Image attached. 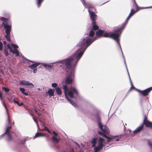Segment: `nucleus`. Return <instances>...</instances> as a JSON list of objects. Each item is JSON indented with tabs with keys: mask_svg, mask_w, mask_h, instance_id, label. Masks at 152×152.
Returning <instances> with one entry per match:
<instances>
[{
	"mask_svg": "<svg viewBox=\"0 0 152 152\" xmlns=\"http://www.w3.org/2000/svg\"><path fill=\"white\" fill-rule=\"evenodd\" d=\"M96 35L99 37H108L113 39L115 40L118 43L119 45H120L119 42L120 34L118 33H107L106 32L99 29L96 33Z\"/></svg>",
	"mask_w": 152,
	"mask_h": 152,
	"instance_id": "1",
	"label": "nucleus"
},
{
	"mask_svg": "<svg viewBox=\"0 0 152 152\" xmlns=\"http://www.w3.org/2000/svg\"><path fill=\"white\" fill-rule=\"evenodd\" d=\"M98 123L99 127L102 131L104 133L102 136L108 140H107L108 142H110L111 140L115 139V138L116 137L115 136H112L111 137H109L104 134H108L110 133L109 129L106 125H103L101 123L100 120L98 121Z\"/></svg>",
	"mask_w": 152,
	"mask_h": 152,
	"instance_id": "2",
	"label": "nucleus"
},
{
	"mask_svg": "<svg viewBox=\"0 0 152 152\" xmlns=\"http://www.w3.org/2000/svg\"><path fill=\"white\" fill-rule=\"evenodd\" d=\"M74 60V57L73 56H72L62 61V62L63 64L66 67V72H69L71 70Z\"/></svg>",
	"mask_w": 152,
	"mask_h": 152,
	"instance_id": "3",
	"label": "nucleus"
},
{
	"mask_svg": "<svg viewBox=\"0 0 152 152\" xmlns=\"http://www.w3.org/2000/svg\"><path fill=\"white\" fill-rule=\"evenodd\" d=\"M95 39H93L89 38H87V39L85 38L83 39L81 41H80L78 45V46L81 47V49L86 48L91 44Z\"/></svg>",
	"mask_w": 152,
	"mask_h": 152,
	"instance_id": "4",
	"label": "nucleus"
},
{
	"mask_svg": "<svg viewBox=\"0 0 152 152\" xmlns=\"http://www.w3.org/2000/svg\"><path fill=\"white\" fill-rule=\"evenodd\" d=\"M2 26H3L4 28L6 29V35L5 36V38L6 39L7 41L9 42L10 41V32L11 30V25H8L7 22L4 21L2 23Z\"/></svg>",
	"mask_w": 152,
	"mask_h": 152,
	"instance_id": "5",
	"label": "nucleus"
},
{
	"mask_svg": "<svg viewBox=\"0 0 152 152\" xmlns=\"http://www.w3.org/2000/svg\"><path fill=\"white\" fill-rule=\"evenodd\" d=\"M74 73V70L72 69L70 73L66 76L65 80V83L66 84H70L73 82L75 78Z\"/></svg>",
	"mask_w": 152,
	"mask_h": 152,
	"instance_id": "6",
	"label": "nucleus"
},
{
	"mask_svg": "<svg viewBox=\"0 0 152 152\" xmlns=\"http://www.w3.org/2000/svg\"><path fill=\"white\" fill-rule=\"evenodd\" d=\"M131 17L129 16H128L127 18H126L125 22L123 23L122 26L119 27L116 29H115L114 30V32L115 33H118L120 34V36L121 34V32L124 29L126 24L127 23L129 20L130 18Z\"/></svg>",
	"mask_w": 152,
	"mask_h": 152,
	"instance_id": "7",
	"label": "nucleus"
},
{
	"mask_svg": "<svg viewBox=\"0 0 152 152\" xmlns=\"http://www.w3.org/2000/svg\"><path fill=\"white\" fill-rule=\"evenodd\" d=\"M131 17L129 16H128L127 18H126L125 22L123 23L122 26L119 27L116 29H115L114 30V32L115 33H118L120 34V36L121 34V32L124 29L126 24L127 23L129 20L130 18Z\"/></svg>",
	"mask_w": 152,
	"mask_h": 152,
	"instance_id": "8",
	"label": "nucleus"
},
{
	"mask_svg": "<svg viewBox=\"0 0 152 152\" xmlns=\"http://www.w3.org/2000/svg\"><path fill=\"white\" fill-rule=\"evenodd\" d=\"M151 90H152V86L143 91L137 90V91L140 93V95L144 96H148Z\"/></svg>",
	"mask_w": 152,
	"mask_h": 152,
	"instance_id": "9",
	"label": "nucleus"
},
{
	"mask_svg": "<svg viewBox=\"0 0 152 152\" xmlns=\"http://www.w3.org/2000/svg\"><path fill=\"white\" fill-rule=\"evenodd\" d=\"M144 119L143 124L146 127L152 129V122L149 121L147 119V116L145 115H144Z\"/></svg>",
	"mask_w": 152,
	"mask_h": 152,
	"instance_id": "10",
	"label": "nucleus"
},
{
	"mask_svg": "<svg viewBox=\"0 0 152 152\" xmlns=\"http://www.w3.org/2000/svg\"><path fill=\"white\" fill-rule=\"evenodd\" d=\"M86 49V48L81 49V47H80V48L77 50V54L75 56L77 62L81 58Z\"/></svg>",
	"mask_w": 152,
	"mask_h": 152,
	"instance_id": "11",
	"label": "nucleus"
},
{
	"mask_svg": "<svg viewBox=\"0 0 152 152\" xmlns=\"http://www.w3.org/2000/svg\"><path fill=\"white\" fill-rule=\"evenodd\" d=\"M75 93L76 95H78V93L77 90L74 88H72L71 90H69L67 91L68 94L67 95L69 98L68 96H69L70 98H73V93Z\"/></svg>",
	"mask_w": 152,
	"mask_h": 152,
	"instance_id": "12",
	"label": "nucleus"
},
{
	"mask_svg": "<svg viewBox=\"0 0 152 152\" xmlns=\"http://www.w3.org/2000/svg\"><path fill=\"white\" fill-rule=\"evenodd\" d=\"M90 17L91 19L92 22H96V20L97 19V16L95 14L94 12L91 11L90 9L88 10Z\"/></svg>",
	"mask_w": 152,
	"mask_h": 152,
	"instance_id": "13",
	"label": "nucleus"
},
{
	"mask_svg": "<svg viewBox=\"0 0 152 152\" xmlns=\"http://www.w3.org/2000/svg\"><path fill=\"white\" fill-rule=\"evenodd\" d=\"M144 128V126L143 124H142L141 125L137 127L133 131L134 134H135L137 133H140L143 130Z\"/></svg>",
	"mask_w": 152,
	"mask_h": 152,
	"instance_id": "14",
	"label": "nucleus"
},
{
	"mask_svg": "<svg viewBox=\"0 0 152 152\" xmlns=\"http://www.w3.org/2000/svg\"><path fill=\"white\" fill-rule=\"evenodd\" d=\"M52 133L54 135V136H53L52 137V140L53 142L56 143L59 142L60 139V138H58L56 137L58 135V134L54 131H53Z\"/></svg>",
	"mask_w": 152,
	"mask_h": 152,
	"instance_id": "15",
	"label": "nucleus"
},
{
	"mask_svg": "<svg viewBox=\"0 0 152 152\" xmlns=\"http://www.w3.org/2000/svg\"><path fill=\"white\" fill-rule=\"evenodd\" d=\"M7 47L8 48L10 49V51L13 54H16V56H18L19 55V52L17 49H15L14 50H12L11 46L10 45L8 44L7 45Z\"/></svg>",
	"mask_w": 152,
	"mask_h": 152,
	"instance_id": "16",
	"label": "nucleus"
},
{
	"mask_svg": "<svg viewBox=\"0 0 152 152\" xmlns=\"http://www.w3.org/2000/svg\"><path fill=\"white\" fill-rule=\"evenodd\" d=\"M20 84L23 85L31 86V88H33L34 87V85L32 83L29 82L27 81L22 80L20 82Z\"/></svg>",
	"mask_w": 152,
	"mask_h": 152,
	"instance_id": "17",
	"label": "nucleus"
},
{
	"mask_svg": "<svg viewBox=\"0 0 152 152\" xmlns=\"http://www.w3.org/2000/svg\"><path fill=\"white\" fill-rule=\"evenodd\" d=\"M63 89L64 91V94L66 97L67 100H69V98L68 97L67 95V93L68 90V87L66 85H65L63 86Z\"/></svg>",
	"mask_w": 152,
	"mask_h": 152,
	"instance_id": "18",
	"label": "nucleus"
},
{
	"mask_svg": "<svg viewBox=\"0 0 152 152\" xmlns=\"http://www.w3.org/2000/svg\"><path fill=\"white\" fill-rule=\"evenodd\" d=\"M54 90L52 89L51 88L49 89L48 91L46 92L47 94H48L50 97H51L52 96H54Z\"/></svg>",
	"mask_w": 152,
	"mask_h": 152,
	"instance_id": "19",
	"label": "nucleus"
},
{
	"mask_svg": "<svg viewBox=\"0 0 152 152\" xmlns=\"http://www.w3.org/2000/svg\"><path fill=\"white\" fill-rule=\"evenodd\" d=\"M96 22H92L91 24L92 26V29L94 30H96L99 28V26L96 24Z\"/></svg>",
	"mask_w": 152,
	"mask_h": 152,
	"instance_id": "20",
	"label": "nucleus"
},
{
	"mask_svg": "<svg viewBox=\"0 0 152 152\" xmlns=\"http://www.w3.org/2000/svg\"><path fill=\"white\" fill-rule=\"evenodd\" d=\"M103 146L98 145V146L94 147V152H98L100 150L102 149Z\"/></svg>",
	"mask_w": 152,
	"mask_h": 152,
	"instance_id": "21",
	"label": "nucleus"
},
{
	"mask_svg": "<svg viewBox=\"0 0 152 152\" xmlns=\"http://www.w3.org/2000/svg\"><path fill=\"white\" fill-rule=\"evenodd\" d=\"M39 65L38 63H36L33 64L30 66H29L28 67L30 68L31 69H34L36 68Z\"/></svg>",
	"mask_w": 152,
	"mask_h": 152,
	"instance_id": "22",
	"label": "nucleus"
},
{
	"mask_svg": "<svg viewBox=\"0 0 152 152\" xmlns=\"http://www.w3.org/2000/svg\"><path fill=\"white\" fill-rule=\"evenodd\" d=\"M55 89L56 91V93L58 95H61L62 94L61 91L59 87H56L55 88Z\"/></svg>",
	"mask_w": 152,
	"mask_h": 152,
	"instance_id": "23",
	"label": "nucleus"
},
{
	"mask_svg": "<svg viewBox=\"0 0 152 152\" xmlns=\"http://www.w3.org/2000/svg\"><path fill=\"white\" fill-rule=\"evenodd\" d=\"M99 142L98 145H101L102 146H103V143L104 140V139H103V138H102L99 137Z\"/></svg>",
	"mask_w": 152,
	"mask_h": 152,
	"instance_id": "24",
	"label": "nucleus"
},
{
	"mask_svg": "<svg viewBox=\"0 0 152 152\" xmlns=\"http://www.w3.org/2000/svg\"><path fill=\"white\" fill-rule=\"evenodd\" d=\"M44 136V135L43 133H39V132H37L36 133L35 135L34 136V138H37L38 137H40L41 136Z\"/></svg>",
	"mask_w": 152,
	"mask_h": 152,
	"instance_id": "25",
	"label": "nucleus"
},
{
	"mask_svg": "<svg viewBox=\"0 0 152 152\" xmlns=\"http://www.w3.org/2000/svg\"><path fill=\"white\" fill-rule=\"evenodd\" d=\"M19 90L24 95L27 96L28 95V94L27 93L25 92V89L24 88H20Z\"/></svg>",
	"mask_w": 152,
	"mask_h": 152,
	"instance_id": "26",
	"label": "nucleus"
},
{
	"mask_svg": "<svg viewBox=\"0 0 152 152\" xmlns=\"http://www.w3.org/2000/svg\"><path fill=\"white\" fill-rule=\"evenodd\" d=\"M69 101L70 103L73 105L75 107H78V106L76 104V103L75 102L73 101H72V100H70L69 99V100H67Z\"/></svg>",
	"mask_w": 152,
	"mask_h": 152,
	"instance_id": "27",
	"label": "nucleus"
},
{
	"mask_svg": "<svg viewBox=\"0 0 152 152\" xmlns=\"http://www.w3.org/2000/svg\"><path fill=\"white\" fill-rule=\"evenodd\" d=\"M11 128H12L11 126H8V127H7L6 129V132L5 133H4V134H8V133H10V130L11 129Z\"/></svg>",
	"mask_w": 152,
	"mask_h": 152,
	"instance_id": "28",
	"label": "nucleus"
},
{
	"mask_svg": "<svg viewBox=\"0 0 152 152\" xmlns=\"http://www.w3.org/2000/svg\"><path fill=\"white\" fill-rule=\"evenodd\" d=\"M13 102L15 103L16 104L20 106L23 105V102H21L20 103L18 101L16 100L15 99H13Z\"/></svg>",
	"mask_w": 152,
	"mask_h": 152,
	"instance_id": "29",
	"label": "nucleus"
},
{
	"mask_svg": "<svg viewBox=\"0 0 152 152\" xmlns=\"http://www.w3.org/2000/svg\"><path fill=\"white\" fill-rule=\"evenodd\" d=\"M44 0H36L37 4L38 7H39Z\"/></svg>",
	"mask_w": 152,
	"mask_h": 152,
	"instance_id": "30",
	"label": "nucleus"
},
{
	"mask_svg": "<svg viewBox=\"0 0 152 152\" xmlns=\"http://www.w3.org/2000/svg\"><path fill=\"white\" fill-rule=\"evenodd\" d=\"M95 34V32L93 30L90 31L89 34V36L90 37H93Z\"/></svg>",
	"mask_w": 152,
	"mask_h": 152,
	"instance_id": "31",
	"label": "nucleus"
},
{
	"mask_svg": "<svg viewBox=\"0 0 152 152\" xmlns=\"http://www.w3.org/2000/svg\"><path fill=\"white\" fill-rule=\"evenodd\" d=\"M7 134V136H8V141H11L12 139V136L11 135V134L10 133H8V134Z\"/></svg>",
	"mask_w": 152,
	"mask_h": 152,
	"instance_id": "32",
	"label": "nucleus"
},
{
	"mask_svg": "<svg viewBox=\"0 0 152 152\" xmlns=\"http://www.w3.org/2000/svg\"><path fill=\"white\" fill-rule=\"evenodd\" d=\"M135 12L136 11L133 9H132L129 15L131 17Z\"/></svg>",
	"mask_w": 152,
	"mask_h": 152,
	"instance_id": "33",
	"label": "nucleus"
},
{
	"mask_svg": "<svg viewBox=\"0 0 152 152\" xmlns=\"http://www.w3.org/2000/svg\"><path fill=\"white\" fill-rule=\"evenodd\" d=\"M43 66H45L46 69H51L52 68L51 65H47L46 64H45L43 65Z\"/></svg>",
	"mask_w": 152,
	"mask_h": 152,
	"instance_id": "34",
	"label": "nucleus"
},
{
	"mask_svg": "<svg viewBox=\"0 0 152 152\" xmlns=\"http://www.w3.org/2000/svg\"><path fill=\"white\" fill-rule=\"evenodd\" d=\"M3 90H4L5 92H8L10 91V89L7 88L3 87L2 88Z\"/></svg>",
	"mask_w": 152,
	"mask_h": 152,
	"instance_id": "35",
	"label": "nucleus"
},
{
	"mask_svg": "<svg viewBox=\"0 0 152 152\" xmlns=\"http://www.w3.org/2000/svg\"><path fill=\"white\" fill-rule=\"evenodd\" d=\"M44 129L45 130L47 131L50 134H51V131L48 129V128L46 127H45Z\"/></svg>",
	"mask_w": 152,
	"mask_h": 152,
	"instance_id": "36",
	"label": "nucleus"
},
{
	"mask_svg": "<svg viewBox=\"0 0 152 152\" xmlns=\"http://www.w3.org/2000/svg\"><path fill=\"white\" fill-rule=\"evenodd\" d=\"M91 143L92 144H96V139L95 138H94L92 139L91 141Z\"/></svg>",
	"mask_w": 152,
	"mask_h": 152,
	"instance_id": "37",
	"label": "nucleus"
},
{
	"mask_svg": "<svg viewBox=\"0 0 152 152\" xmlns=\"http://www.w3.org/2000/svg\"><path fill=\"white\" fill-rule=\"evenodd\" d=\"M58 86V84L57 83H54L52 84V86L53 88L57 87V86Z\"/></svg>",
	"mask_w": 152,
	"mask_h": 152,
	"instance_id": "38",
	"label": "nucleus"
},
{
	"mask_svg": "<svg viewBox=\"0 0 152 152\" xmlns=\"http://www.w3.org/2000/svg\"><path fill=\"white\" fill-rule=\"evenodd\" d=\"M11 45L12 47H13L15 49L17 48H18V45L13 43L11 44Z\"/></svg>",
	"mask_w": 152,
	"mask_h": 152,
	"instance_id": "39",
	"label": "nucleus"
},
{
	"mask_svg": "<svg viewBox=\"0 0 152 152\" xmlns=\"http://www.w3.org/2000/svg\"><path fill=\"white\" fill-rule=\"evenodd\" d=\"M3 49V44L1 42H0V50H2Z\"/></svg>",
	"mask_w": 152,
	"mask_h": 152,
	"instance_id": "40",
	"label": "nucleus"
},
{
	"mask_svg": "<svg viewBox=\"0 0 152 152\" xmlns=\"http://www.w3.org/2000/svg\"><path fill=\"white\" fill-rule=\"evenodd\" d=\"M4 54L6 56H7L8 55V52L7 51L6 49H4Z\"/></svg>",
	"mask_w": 152,
	"mask_h": 152,
	"instance_id": "41",
	"label": "nucleus"
},
{
	"mask_svg": "<svg viewBox=\"0 0 152 152\" xmlns=\"http://www.w3.org/2000/svg\"><path fill=\"white\" fill-rule=\"evenodd\" d=\"M26 140V139H25L23 141H21L20 143L22 144H25Z\"/></svg>",
	"mask_w": 152,
	"mask_h": 152,
	"instance_id": "42",
	"label": "nucleus"
},
{
	"mask_svg": "<svg viewBox=\"0 0 152 152\" xmlns=\"http://www.w3.org/2000/svg\"><path fill=\"white\" fill-rule=\"evenodd\" d=\"M148 143L149 145L151 147L152 146V143L150 141H148Z\"/></svg>",
	"mask_w": 152,
	"mask_h": 152,
	"instance_id": "43",
	"label": "nucleus"
},
{
	"mask_svg": "<svg viewBox=\"0 0 152 152\" xmlns=\"http://www.w3.org/2000/svg\"><path fill=\"white\" fill-rule=\"evenodd\" d=\"M33 119L34 120V122L37 124V125H38V123H37V121L34 118V117H33Z\"/></svg>",
	"mask_w": 152,
	"mask_h": 152,
	"instance_id": "44",
	"label": "nucleus"
},
{
	"mask_svg": "<svg viewBox=\"0 0 152 152\" xmlns=\"http://www.w3.org/2000/svg\"><path fill=\"white\" fill-rule=\"evenodd\" d=\"M104 133V132L103 133V132H98V134H99L101 135L102 136L103 134Z\"/></svg>",
	"mask_w": 152,
	"mask_h": 152,
	"instance_id": "45",
	"label": "nucleus"
},
{
	"mask_svg": "<svg viewBox=\"0 0 152 152\" xmlns=\"http://www.w3.org/2000/svg\"><path fill=\"white\" fill-rule=\"evenodd\" d=\"M33 69V72L34 73H35L37 71V68L34 69Z\"/></svg>",
	"mask_w": 152,
	"mask_h": 152,
	"instance_id": "46",
	"label": "nucleus"
},
{
	"mask_svg": "<svg viewBox=\"0 0 152 152\" xmlns=\"http://www.w3.org/2000/svg\"><path fill=\"white\" fill-rule=\"evenodd\" d=\"M0 98L1 100H2L3 99L2 98V94L0 92Z\"/></svg>",
	"mask_w": 152,
	"mask_h": 152,
	"instance_id": "47",
	"label": "nucleus"
},
{
	"mask_svg": "<svg viewBox=\"0 0 152 152\" xmlns=\"http://www.w3.org/2000/svg\"><path fill=\"white\" fill-rule=\"evenodd\" d=\"M34 110L36 114L38 112L37 111V110L35 108H34Z\"/></svg>",
	"mask_w": 152,
	"mask_h": 152,
	"instance_id": "48",
	"label": "nucleus"
},
{
	"mask_svg": "<svg viewBox=\"0 0 152 152\" xmlns=\"http://www.w3.org/2000/svg\"><path fill=\"white\" fill-rule=\"evenodd\" d=\"M29 113L30 115L32 116L33 117H34V115L33 114H32L31 113L30 111H29Z\"/></svg>",
	"mask_w": 152,
	"mask_h": 152,
	"instance_id": "49",
	"label": "nucleus"
},
{
	"mask_svg": "<svg viewBox=\"0 0 152 152\" xmlns=\"http://www.w3.org/2000/svg\"><path fill=\"white\" fill-rule=\"evenodd\" d=\"M133 1L134 2V4L136 5L137 7L138 6H137V4L136 3V2L135 0H133Z\"/></svg>",
	"mask_w": 152,
	"mask_h": 152,
	"instance_id": "50",
	"label": "nucleus"
},
{
	"mask_svg": "<svg viewBox=\"0 0 152 152\" xmlns=\"http://www.w3.org/2000/svg\"><path fill=\"white\" fill-rule=\"evenodd\" d=\"M96 144H92V147H95V145H96Z\"/></svg>",
	"mask_w": 152,
	"mask_h": 152,
	"instance_id": "51",
	"label": "nucleus"
},
{
	"mask_svg": "<svg viewBox=\"0 0 152 152\" xmlns=\"http://www.w3.org/2000/svg\"><path fill=\"white\" fill-rule=\"evenodd\" d=\"M36 114L38 115V116H39V117L40 116V114H39V112H38Z\"/></svg>",
	"mask_w": 152,
	"mask_h": 152,
	"instance_id": "52",
	"label": "nucleus"
},
{
	"mask_svg": "<svg viewBox=\"0 0 152 152\" xmlns=\"http://www.w3.org/2000/svg\"><path fill=\"white\" fill-rule=\"evenodd\" d=\"M3 43L4 45H5L7 44V42H6L4 41L3 42Z\"/></svg>",
	"mask_w": 152,
	"mask_h": 152,
	"instance_id": "53",
	"label": "nucleus"
},
{
	"mask_svg": "<svg viewBox=\"0 0 152 152\" xmlns=\"http://www.w3.org/2000/svg\"><path fill=\"white\" fill-rule=\"evenodd\" d=\"M28 61L30 62H32V63H34V61H30L29 60H28Z\"/></svg>",
	"mask_w": 152,
	"mask_h": 152,
	"instance_id": "54",
	"label": "nucleus"
},
{
	"mask_svg": "<svg viewBox=\"0 0 152 152\" xmlns=\"http://www.w3.org/2000/svg\"><path fill=\"white\" fill-rule=\"evenodd\" d=\"M4 107H5L6 109V110H7V107H6V105L5 104H4Z\"/></svg>",
	"mask_w": 152,
	"mask_h": 152,
	"instance_id": "55",
	"label": "nucleus"
},
{
	"mask_svg": "<svg viewBox=\"0 0 152 152\" xmlns=\"http://www.w3.org/2000/svg\"><path fill=\"white\" fill-rule=\"evenodd\" d=\"M119 140V139H117L115 140L116 141H118Z\"/></svg>",
	"mask_w": 152,
	"mask_h": 152,
	"instance_id": "56",
	"label": "nucleus"
},
{
	"mask_svg": "<svg viewBox=\"0 0 152 152\" xmlns=\"http://www.w3.org/2000/svg\"><path fill=\"white\" fill-rule=\"evenodd\" d=\"M4 20H6V19H5V18H4Z\"/></svg>",
	"mask_w": 152,
	"mask_h": 152,
	"instance_id": "57",
	"label": "nucleus"
},
{
	"mask_svg": "<svg viewBox=\"0 0 152 152\" xmlns=\"http://www.w3.org/2000/svg\"><path fill=\"white\" fill-rule=\"evenodd\" d=\"M72 150L73 151V152H74V151H73V149H72Z\"/></svg>",
	"mask_w": 152,
	"mask_h": 152,
	"instance_id": "58",
	"label": "nucleus"
},
{
	"mask_svg": "<svg viewBox=\"0 0 152 152\" xmlns=\"http://www.w3.org/2000/svg\"><path fill=\"white\" fill-rule=\"evenodd\" d=\"M121 135L120 136V137H121Z\"/></svg>",
	"mask_w": 152,
	"mask_h": 152,
	"instance_id": "59",
	"label": "nucleus"
}]
</instances>
